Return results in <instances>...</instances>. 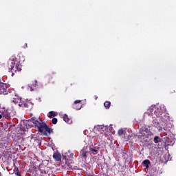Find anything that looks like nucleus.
I'll return each mask as SVG.
<instances>
[{"label":"nucleus","instance_id":"7ed1b4c3","mask_svg":"<svg viewBox=\"0 0 176 176\" xmlns=\"http://www.w3.org/2000/svg\"><path fill=\"white\" fill-rule=\"evenodd\" d=\"M8 96L11 100V102H13V104H19V102L21 101V98L17 96V94H16V91H14V89H10V95Z\"/></svg>","mask_w":176,"mask_h":176},{"label":"nucleus","instance_id":"6ab92c4d","mask_svg":"<svg viewBox=\"0 0 176 176\" xmlns=\"http://www.w3.org/2000/svg\"><path fill=\"white\" fill-rule=\"evenodd\" d=\"M54 116H57V114L54 111H50L48 113V118L52 119V118H54Z\"/></svg>","mask_w":176,"mask_h":176},{"label":"nucleus","instance_id":"7c9ffc66","mask_svg":"<svg viewBox=\"0 0 176 176\" xmlns=\"http://www.w3.org/2000/svg\"><path fill=\"white\" fill-rule=\"evenodd\" d=\"M98 98V97L96 96V100H97Z\"/></svg>","mask_w":176,"mask_h":176},{"label":"nucleus","instance_id":"dca6fc26","mask_svg":"<svg viewBox=\"0 0 176 176\" xmlns=\"http://www.w3.org/2000/svg\"><path fill=\"white\" fill-rule=\"evenodd\" d=\"M143 164L146 167V168H149V164H151V161L149 160H145L143 161Z\"/></svg>","mask_w":176,"mask_h":176},{"label":"nucleus","instance_id":"cd10ccee","mask_svg":"<svg viewBox=\"0 0 176 176\" xmlns=\"http://www.w3.org/2000/svg\"><path fill=\"white\" fill-rule=\"evenodd\" d=\"M29 87L30 88V91H34V88H32V86Z\"/></svg>","mask_w":176,"mask_h":176},{"label":"nucleus","instance_id":"0eeeda50","mask_svg":"<svg viewBox=\"0 0 176 176\" xmlns=\"http://www.w3.org/2000/svg\"><path fill=\"white\" fill-rule=\"evenodd\" d=\"M154 113L157 118H162V115H163V110L159 107H154Z\"/></svg>","mask_w":176,"mask_h":176},{"label":"nucleus","instance_id":"393cba45","mask_svg":"<svg viewBox=\"0 0 176 176\" xmlns=\"http://www.w3.org/2000/svg\"><path fill=\"white\" fill-rule=\"evenodd\" d=\"M52 122L53 124H57L58 120H57V118H54L52 120Z\"/></svg>","mask_w":176,"mask_h":176},{"label":"nucleus","instance_id":"f3484780","mask_svg":"<svg viewBox=\"0 0 176 176\" xmlns=\"http://www.w3.org/2000/svg\"><path fill=\"white\" fill-rule=\"evenodd\" d=\"M140 131H142V132H144V133H146V135H149V129H148V128H146V127H142L141 129H140Z\"/></svg>","mask_w":176,"mask_h":176},{"label":"nucleus","instance_id":"c756f323","mask_svg":"<svg viewBox=\"0 0 176 176\" xmlns=\"http://www.w3.org/2000/svg\"><path fill=\"white\" fill-rule=\"evenodd\" d=\"M2 118V115L0 114V119Z\"/></svg>","mask_w":176,"mask_h":176},{"label":"nucleus","instance_id":"1a4fd4ad","mask_svg":"<svg viewBox=\"0 0 176 176\" xmlns=\"http://www.w3.org/2000/svg\"><path fill=\"white\" fill-rule=\"evenodd\" d=\"M107 130H108V126H104V125L98 126V131H99V133H100V134H104V133H105Z\"/></svg>","mask_w":176,"mask_h":176},{"label":"nucleus","instance_id":"c85d7f7f","mask_svg":"<svg viewBox=\"0 0 176 176\" xmlns=\"http://www.w3.org/2000/svg\"><path fill=\"white\" fill-rule=\"evenodd\" d=\"M25 47H28L27 43H25Z\"/></svg>","mask_w":176,"mask_h":176},{"label":"nucleus","instance_id":"423d86ee","mask_svg":"<svg viewBox=\"0 0 176 176\" xmlns=\"http://www.w3.org/2000/svg\"><path fill=\"white\" fill-rule=\"evenodd\" d=\"M97 144H95V146H90L89 151L93 153V155H97L98 153V151H100V146H96Z\"/></svg>","mask_w":176,"mask_h":176},{"label":"nucleus","instance_id":"20e7f679","mask_svg":"<svg viewBox=\"0 0 176 176\" xmlns=\"http://www.w3.org/2000/svg\"><path fill=\"white\" fill-rule=\"evenodd\" d=\"M1 82L2 80L0 78V94H3V96H9L11 89H8V86L6 84Z\"/></svg>","mask_w":176,"mask_h":176},{"label":"nucleus","instance_id":"39448f33","mask_svg":"<svg viewBox=\"0 0 176 176\" xmlns=\"http://www.w3.org/2000/svg\"><path fill=\"white\" fill-rule=\"evenodd\" d=\"M18 104L19 107H21V108H29L30 105H31V102L21 98Z\"/></svg>","mask_w":176,"mask_h":176},{"label":"nucleus","instance_id":"2f4dec72","mask_svg":"<svg viewBox=\"0 0 176 176\" xmlns=\"http://www.w3.org/2000/svg\"><path fill=\"white\" fill-rule=\"evenodd\" d=\"M31 116H32V114H31Z\"/></svg>","mask_w":176,"mask_h":176},{"label":"nucleus","instance_id":"412c9836","mask_svg":"<svg viewBox=\"0 0 176 176\" xmlns=\"http://www.w3.org/2000/svg\"><path fill=\"white\" fill-rule=\"evenodd\" d=\"M160 140V138H159V136L154 137L153 142H155V144H159Z\"/></svg>","mask_w":176,"mask_h":176},{"label":"nucleus","instance_id":"ddd939ff","mask_svg":"<svg viewBox=\"0 0 176 176\" xmlns=\"http://www.w3.org/2000/svg\"><path fill=\"white\" fill-rule=\"evenodd\" d=\"M63 120L66 122L68 123V124H71L72 123V120L69 118L67 114H65L63 116Z\"/></svg>","mask_w":176,"mask_h":176},{"label":"nucleus","instance_id":"2eb2a0df","mask_svg":"<svg viewBox=\"0 0 176 176\" xmlns=\"http://www.w3.org/2000/svg\"><path fill=\"white\" fill-rule=\"evenodd\" d=\"M134 138V135H128L127 136L124 137V141H133V139Z\"/></svg>","mask_w":176,"mask_h":176},{"label":"nucleus","instance_id":"b1692460","mask_svg":"<svg viewBox=\"0 0 176 176\" xmlns=\"http://www.w3.org/2000/svg\"><path fill=\"white\" fill-rule=\"evenodd\" d=\"M124 133H126L124 131V130L121 129L118 130V135H123V134H125Z\"/></svg>","mask_w":176,"mask_h":176},{"label":"nucleus","instance_id":"f03ea898","mask_svg":"<svg viewBox=\"0 0 176 176\" xmlns=\"http://www.w3.org/2000/svg\"><path fill=\"white\" fill-rule=\"evenodd\" d=\"M9 72H12V76L14 75L13 72H20L21 71V65L16 58H13L10 62L7 63Z\"/></svg>","mask_w":176,"mask_h":176},{"label":"nucleus","instance_id":"f257e3e1","mask_svg":"<svg viewBox=\"0 0 176 176\" xmlns=\"http://www.w3.org/2000/svg\"><path fill=\"white\" fill-rule=\"evenodd\" d=\"M29 122H32L34 127L38 129V133L43 134V135H49L53 133V129H50L42 120H38L36 117H32Z\"/></svg>","mask_w":176,"mask_h":176},{"label":"nucleus","instance_id":"9b49d317","mask_svg":"<svg viewBox=\"0 0 176 176\" xmlns=\"http://www.w3.org/2000/svg\"><path fill=\"white\" fill-rule=\"evenodd\" d=\"M38 170L41 174H46V166L44 164H40L38 166Z\"/></svg>","mask_w":176,"mask_h":176},{"label":"nucleus","instance_id":"4be33fe9","mask_svg":"<svg viewBox=\"0 0 176 176\" xmlns=\"http://www.w3.org/2000/svg\"><path fill=\"white\" fill-rule=\"evenodd\" d=\"M140 133L142 134V137H145V138H149V133L148 135H147L146 133L145 132H142V131H140Z\"/></svg>","mask_w":176,"mask_h":176},{"label":"nucleus","instance_id":"f8f14e48","mask_svg":"<svg viewBox=\"0 0 176 176\" xmlns=\"http://www.w3.org/2000/svg\"><path fill=\"white\" fill-rule=\"evenodd\" d=\"M80 156L82 157V159H86L87 157V151L86 149L84 148L80 151Z\"/></svg>","mask_w":176,"mask_h":176},{"label":"nucleus","instance_id":"4468645a","mask_svg":"<svg viewBox=\"0 0 176 176\" xmlns=\"http://www.w3.org/2000/svg\"><path fill=\"white\" fill-rule=\"evenodd\" d=\"M53 157L57 162L61 161V155H60V153H54Z\"/></svg>","mask_w":176,"mask_h":176},{"label":"nucleus","instance_id":"6e6552de","mask_svg":"<svg viewBox=\"0 0 176 176\" xmlns=\"http://www.w3.org/2000/svg\"><path fill=\"white\" fill-rule=\"evenodd\" d=\"M81 100H75L73 104V108H74V109H77L79 110L82 108V104H80Z\"/></svg>","mask_w":176,"mask_h":176},{"label":"nucleus","instance_id":"a211bd4d","mask_svg":"<svg viewBox=\"0 0 176 176\" xmlns=\"http://www.w3.org/2000/svg\"><path fill=\"white\" fill-rule=\"evenodd\" d=\"M104 108H106V109H109V108H111V102L106 101V102H104Z\"/></svg>","mask_w":176,"mask_h":176},{"label":"nucleus","instance_id":"bb28decb","mask_svg":"<svg viewBox=\"0 0 176 176\" xmlns=\"http://www.w3.org/2000/svg\"><path fill=\"white\" fill-rule=\"evenodd\" d=\"M36 83H37V81L35 80V81H34V84H33V87H36Z\"/></svg>","mask_w":176,"mask_h":176},{"label":"nucleus","instance_id":"5701e85b","mask_svg":"<svg viewBox=\"0 0 176 176\" xmlns=\"http://www.w3.org/2000/svg\"><path fill=\"white\" fill-rule=\"evenodd\" d=\"M126 162H133V155L130 154L129 156L126 159Z\"/></svg>","mask_w":176,"mask_h":176},{"label":"nucleus","instance_id":"a878e982","mask_svg":"<svg viewBox=\"0 0 176 176\" xmlns=\"http://www.w3.org/2000/svg\"><path fill=\"white\" fill-rule=\"evenodd\" d=\"M149 112H153V111H155V107L154 108H150L148 109Z\"/></svg>","mask_w":176,"mask_h":176},{"label":"nucleus","instance_id":"aec40b11","mask_svg":"<svg viewBox=\"0 0 176 176\" xmlns=\"http://www.w3.org/2000/svg\"><path fill=\"white\" fill-rule=\"evenodd\" d=\"M153 124L154 127H157L159 126V124H160L159 123V121H157V119H155L153 121Z\"/></svg>","mask_w":176,"mask_h":176},{"label":"nucleus","instance_id":"9d476101","mask_svg":"<svg viewBox=\"0 0 176 176\" xmlns=\"http://www.w3.org/2000/svg\"><path fill=\"white\" fill-rule=\"evenodd\" d=\"M2 116L5 119H10V110H4L2 113Z\"/></svg>","mask_w":176,"mask_h":176}]
</instances>
